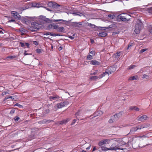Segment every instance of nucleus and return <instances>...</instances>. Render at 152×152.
<instances>
[{
  "label": "nucleus",
  "instance_id": "14",
  "mask_svg": "<svg viewBox=\"0 0 152 152\" xmlns=\"http://www.w3.org/2000/svg\"><path fill=\"white\" fill-rule=\"evenodd\" d=\"M32 6L34 7H36L38 8L42 7L41 5V4L36 2L33 3Z\"/></svg>",
  "mask_w": 152,
  "mask_h": 152
},
{
  "label": "nucleus",
  "instance_id": "55",
  "mask_svg": "<svg viewBox=\"0 0 152 152\" xmlns=\"http://www.w3.org/2000/svg\"><path fill=\"white\" fill-rule=\"evenodd\" d=\"M50 34V32H45L44 34V35H49Z\"/></svg>",
  "mask_w": 152,
  "mask_h": 152
},
{
  "label": "nucleus",
  "instance_id": "6",
  "mask_svg": "<svg viewBox=\"0 0 152 152\" xmlns=\"http://www.w3.org/2000/svg\"><path fill=\"white\" fill-rule=\"evenodd\" d=\"M145 127L143 126L139 125L137 126L132 127L130 130L129 134H133L138 129H141L144 128Z\"/></svg>",
  "mask_w": 152,
  "mask_h": 152
},
{
  "label": "nucleus",
  "instance_id": "17",
  "mask_svg": "<svg viewBox=\"0 0 152 152\" xmlns=\"http://www.w3.org/2000/svg\"><path fill=\"white\" fill-rule=\"evenodd\" d=\"M138 76L137 75H134L132 77H131L129 78V80H137Z\"/></svg>",
  "mask_w": 152,
  "mask_h": 152
},
{
  "label": "nucleus",
  "instance_id": "11",
  "mask_svg": "<svg viewBox=\"0 0 152 152\" xmlns=\"http://www.w3.org/2000/svg\"><path fill=\"white\" fill-rule=\"evenodd\" d=\"M148 117L145 115H143L141 116H139L137 117V120L139 121L145 120Z\"/></svg>",
  "mask_w": 152,
  "mask_h": 152
},
{
  "label": "nucleus",
  "instance_id": "59",
  "mask_svg": "<svg viewBox=\"0 0 152 152\" xmlns=\"http://www.w3.org/2000/svg\"><path fill=\"white\" fill-rule=\"evenodd\" d=\"M79 111L77 112L75 114L76 117L77 118V116L79 115Z\"/></svg>",
  "mask_w": 152,
  "mask_h": 152
},
{
  "label": "nucleus",
  "instance_id": "54",
  "mask_svg": "<svg viewBox=\"0 0 152 152\" xmlns=\"http://www.w3.org/2000/svg\"><path fill=\"white\" fill-rule=\"evenodd\" d=\"M73 26H76V27H77L78 26V23H76V22H73Z\"/></svg>",
  "mask_w": 152,
  "mask_h": 152
},
{
  "label": "nucleus",
  "instance_id": "47",
  "mask_svg": "<svg viewBox=\"0 0 152 152\" xmlns=\"http://www.w3.org/2000/svg\"><path fill=\"white\" fill-rule=\"evenodd\" d=\"M60 21H64V20H62V19H60V20H54V21L55 22H58Z\"/></svg>",
  "mask_w": 152,
  "mask_h": 152
},
{
  "label": "nucleus",
  "instance_id": "50",
  "mask_svg": "<svg viewBox=\"0 0 152 152\" xmlns=\"http://www.w3.org/2000/svg\"><path fill=\"white\" fill-rule=\"evenodd\" d=\"M76 119H74L73 120V121L71 123V125H72L75 124V123L76 122Z\"/></svg>",
  "mask_w": 152,
  "mask_h": 152
},
{
  "label": "nucleus",
  "instance_id": "21",
  "mask_svg": "<svg viewBox=\"0 0 152 152\" xmlns=\"http://www.w3.org/2000/svg\"><path fill=\"white\" fill-rule=\"evenodd\" d=\"M151 133H148L147 134L145 135H144L142 136H140V137H149L151 136Z\"/></svg>",
  "mask_w": 152,
  "mask_h": 152
},
{
  "label": "nucleus",
  "instance_id": "7",
  "mask_svg": "<svg viewBox=\"0 0 152 152\" xmlns=\"http://www.w3.org/2000/svg\"><path fill=\"white\" fill-rule=\"evenodd\" d=\"M11 14L15 18L20 20L21 17L18 12L15 11H12Z\"/></svg>",
  "mask_w": 152,
  "mask_h": 152
},
{
  "label": "nucleus",
  "instance_id": "38",
  "mask_svg": "<svg viewBox=\"0 0 152 152\" xmlns=\"http://www.w3.org/2000/svg\"><path fill=\"white\" fill-rule=\"evenodd\" d=\"M75 14L80 16H84L83 14L80 12H77L76 13H75Z\"/></svg>",
  "mask_w": 152,
  "mask_h": 152
},
{
  "label": "nucleus",
  "instance_id": "15",
  "mask_svg": "<svg viewBox=\"0 0 152 152\" xmlns=\"http://www.w3.org/2000/svg\"><path fill=\"white\" fill-rule=\"evenodd\" d=\"M106 75H109V72L106 71H105L104 72L102 73V74L100 75L98 78L100 79L102 78L104 76Z\"/></svg>",
  "mask_w": 152,
  "mask_h": 152
},
{
  "label": "nucleus",
  "instance_id": "19",
  "mask_svg": "<svg viewBox=\"0 0 152 152\" xmlns=\"http://www.w3.org/2000/svg\"><path fill=\"white\" fill-rule=\"evenodd\" d=\"M26 20L25 21V24H26L28 25L29 23H30V22H31V19L30 18L26 17Z\"/></svg>",
  "mask_w": 152,
  "mask_h": 152
},
{
  "label": "nucleus",
  "instance_id": "37",
  "mask_svg": "<svg viewBox=\"0 0 152 152\" xmlns=\"http://www.w3.org/2000/svg\"><path fill=\"white\" fill-rule=\"evenodd\" d=\"M148 11L149 13L152 14V7L148 8Z\"/></svg>",
  "mask_w": 152,
  "mask_h": 152
},
{
  "label": "nucleus",
  "instance_id": "24",
  "mask_svg": "<svg viewBox=\"0 0 152 152\" xmlns=\"http://www.w3.org/2000/svg\"><path fill=\"white\" fill-rule=\"evenodd\" d=\"M49 112V110L48 109H46L44 110L43 111V113L44 115H45L48 113Z\"/></svg>",
  "mask_w": 152,
  "mask_h": 152
},
{
  "label": "nucleus",
  "instance_id": "31",
  "mask_svg": "<svg viewBox=\"0 0 152 152\" xmlns=\"http://www.w3.org/2000/svg\"><path fill=\"white\" fill-rule=\"evenodd\" d=\"M92 56L91 55H89L87 56V59L88 60H90L92 59Z\"/></svg>",
  "mask_w": 152,
  "mask_h": 152
},
{
  "label": "nucleus",
  "instance_id": "16",
  "mask_svg": "<svg viewBox=\"0 0 152 152\" xmlns=\"http://www.w3.org/2000/svg\"><path fill=\"white\" fill-rule=\"evenodd\" d=\"M18 57V56H8L7 57V58H10L11 59H17Z\"/></svg>",
  "mask_w": 152,
  "mask_h": 152
},
{
  "label": "nucleus",
  "instance_id": "60",
  "mask_svg": "<svg viewBox=\"0 0 152 152\" xmlns=\"http://www.w3.org/2000/svg\"><path fill=\"white\" fill-rule=\"evenodd\" d=\"M116 54L119 57L121 55V53L120 52H117L116 53Z\"/></svg>",
  "mask_w": 152,
  "mask_h": 152
},
{
  "label": "nucleus",
  "instance_id": "39",
  "mask_svg": "<svg viewBox=\"0 0 152 152\" xmlns=\"http://www.w3.org/2000/svg\"><path fill=\"white\" fill-rule=\"evenodd\" d=\"M54 2H53L52 1L50 2H49L48 3V5L50 7H53V4H53Z\"/></svg>",
  "mask_w": 152,
  "mask_h": 152
},
{
  "label": "nucleus",
  "instance_id": "28",
  "mask_svg": "<svg viewBox=\"0 0 152 152\" xmlns=\"http://www.w3.org/2000/svg\"><path fill=\"white\" fill-rule=\"evenodd\" d=\"M108 17L109 18H110L111 19H113L115 17V16L114 15H113L112 14H110L108 15Z\"/></svg>",
  "mask_w": 152,
  "mask_h": 152
},
{
  "label": "nucleus",
  "instance_id": "61",
  "mask_svg": "<svg viewBox=\"0 0 152 152\" xmlns=\"http://www.w3.org/2000/svg\"><path fill=\"white\" fill-rule=\"evenodd\" d=\"M25 44L27 46V48H29V44L28 43H25Z\"/></svg>",
  "mask_w": 152,
  "mask_h": 152
},
{
  "label": "nucleus",
  "instance_id": "53",
  "mask_svg": "<svg viewBox=\"0 0 152 152\" xmlns=\"http://www.w3.org/2000/svg\"><path fill=\"white\" fill-rule=\"evenodd\" d=\"M134 110L136 111H139V109L136 106H134Z\"/></svg>",
  "mask_w": 152,
  "mask_h": 152
},
{
  "label": "nucleus",
  "instance_id": "27",
  "mask_svg": "<svg viewBox=\"0 0 152 152\" xmlns=\"http://www.w3.org/2000/svg\"><path fill=\"white\" fill-rule=\"evenodd\" d=\"M88 26L90 27H91L92 28H94L96 26L93 24L91 23H88Z\"/></svg>",
  "mask_w": 152,
  "mask_h": 152
},
{
  "label": "nucleus",
  "instance_id": "40",
  "mask_svg": "<svg viewBox=\"0 0 152 152\" xmlns=\"http://www.w3.org/2000/svg\"><path fill=\"white\" fill-rule=\"evenodd\" d=\"M136 66L134 65H132L130 66H129L128 68V69H133Z\"/></svg>",
  "mask_w": 152,
  "mask_h": 152
},
{
  "label": "nucleus",
  "instance_id": "13",
  "mask_svg": "<svg viewBox=\"0 0 152 152\" xmlns=\"http://www.w3.org/2000/svg\"><path fill=\"white\" fill-rule=\"evenodd\" d=\"M91 64L94 65H99L100 63L98 61L96 60H92L90 63Z\"/></svg>",
  "mask_w": 152,
  "mask_h": 152
},
{
  "label": "nucleus",
  "instance_id": "41",
  "mask_svg": "<svg viewBox=\"0 0 152 152\" xmlns=\"http://www.w3.org/2000/svg\"><path fill=\"white\" fill-rule=\"evenodd\" d=\"M15 110L14 109H12L11 110L10 114L11 115H12L15 113Z\"/></svg>",
  "mask_w": 152,
  "mask_h": 152
},
{
  "label": "nucleus",
  "instance_id": "8",
  "mask_svg": "<svg viewBox=\"0 0 152 152\" xmlns=\"http://www.w3.org/2000/svg\"><path fill=\"white\" fill-rule=\"evenodd\" d=\"M69 102H61L59 103H58L57 104V106L58 108H61L66 105L68 104Z\"/></svg>",
  "mask_w": 152,
  "mask_h": 152
},
{
  "label": "nucleus",
  "instance_id": "25",
  "mask_svg": "<svg viewBox=\"0 0 152 152\" xmlns=\"http://www.w3.org/2000/svg\"><path fill=\"white\" fill-rule=\"evenodd\" d=\"M98 77L97 76H92L90 77V79L91 80H96L98 78Z\"/></svg>",
  "mask_w": 152,
  "mask_h": 152
},
{
  "label": "nucleus",
  "instance_id": "35",
  "mask_svg": "<svg viewBox=\"0 0 152 152\" xmlns=\"http://www.w3.org/2000/svg\"><path fill=\"white\" fill-rule=\"evenodd\" d=\"M42 50L40 49H37L36 50L37 53H40L42 52Z\"/></svg>",
  "mask_w": 152,
  "mask_h": 152
},
{
  "label": "nucleus",
  "instance_id": "33",
  "mask_svg": "<svg viewBox=\"0 0 152 152\" xmlns=\"http://www.w3.org/2000/svg\"><path fill=\"white\" fill-rule=\"evenodd\" d=\"M58 26L53 23V28L54 29H56L58 28Z\"/></svg>",
  "mask_w": 152,
  "mask_h": 152
},
{
  "label": "nucleus",
  "instance_id": "48",
  "mask_svg": "<svg viewBox=\"0 0 152 152\" xmlns=\"http://www.w3.org/2000/svg\"><path fill=\"white\" fill-rule=\"evenodd\" d=\"M104 28H105V27H98V28L99 29V30H105L106 29L105 28V29H103Z\"/></svg>",
  "mask_w": 152,
  "mask_h": 152
},
{
  "label": "nucleus",
  "instance_id": "30",
  "mask_svg": "<svg viewBox=\"0 0 152 152\" xmlns=\"http://www.w3.org/2000/svg\"><path fill=\"white\" fill-rule=\"evenodd\" d=\"M44 20L45 22L48 23H51V20L49 18H45Z\"/></svg>",
  "mask_w": 152,
  "mask_h": 152
},
{
  "label": "nucleus",
  "instance_id": "62",
  "mask_svg": "<svg viewBox=\"0 0 152 152\" xmlns=\"http://www.w3.org/2000/svg\"><path fill=\"white\" fill-rule=\"evenodd\" d=\"M33 43L35 45H38L37 42L36 41H34L33 42Z\"/></svg>",
  "mask_w": 152,
  "mask_h": 152
},
{
  "label": "nucleus",
  "instance_id": "32",
  "mask_svg": "<svg viewBox=\"0 0 152 152\" xmlns=\"http://www.w3.org/2000/svg\"><path fill=\"white\" fill-rule=\"evenodd\" d=\"M53 28V24H50L48 27V29L50 30L51 29Z\"/></svg>",
  "mask_w": 152,
  "mask_h": 152
},
{
  "label": "nucleus",
  "instance_id": "51",
  "mask_svg": "<svg viewBox=\"0 0 152 152\" xmlns=\"http://www.w3.org/2000/svg\"><path fill=\"white\" fill-rule=\"evenodd\" d=\"M15 105L18 106L20 108H21V107H22V105H21L19 104L18 103H16V104H15Z\"/></svg>",
  "mask_w": 152,
  "mask_h": 152
},
{
  "label": "nucleus",
  "instance_id": "29",
  "mask_svg": "<svg viewBox=\"0 0 152 152\" xmlns=\"http://www.w3.org/2000/svg\"><path fill=\"white\" fill-rule=\"evenodd\" d=\"M20 20H21L22 22L25 23V21L26 20V17H23L22 18H21Z\"/></svg>",
  "mask_w": 152,
  "mask_h": 152
},
{
  "label": "nucleus",
  "instance_id": "4",
  "mask_svg": "<svg viewBox=\"0 0 152 152\" xmlns=\"http://www.w3.org/2000/svg\"><path fill=\"white\" fill-rule=\"evenodd\" d=\"M130 15L126 13H123L119 15L117 17L118 19L123 21H129L130 18H128V17Z\"/></svg>",
  "mask_w": 152,
  "mask_h": 152
},
{
  "label": "nucleus",
  "instance_id": "45",
  "mask_svg": "<svg viewBox=\"0 0 152 152\" xmlns=\"http://www.w3.org/2000/svg\"><path fill=\"white\" fill-rule=\"evenodd\" d=\"M19 43L20 45V46L21 47L25 48L24 47L25 46V44H24V43L21 42H20Z\"/></svg>",
  "mask_w": 152,
  "mask_h": 152
},
{
  "label": "nucleus",
  "instance_id": "10",
  "mask_svg": "<svg viewBox=\"0 0 152 152\" xmlns=\"http://www.w3.org/2000/svg\"><path fill=\"white\" fill-rule=\"evenodd\" d=\"M71 120L70 118H67L65 119L62 120L61 121H59L58 123L60 125H62L63 124H66L69 121Z\"/></svg>",
  "mask_w": 152,
  "mask_h": 152
},
{
  "label": "nucleus",
  "instance_id": "58",
  "mask_svg": "<svg viewBox=\"0 0 152 152\" xmlns=\"http://www.w3.org/2000/svg\"><path fill=\"white\" fill-rule=\"evenodd\" d=\"M148 77V75H147L145 74H144L143 75L142 78H146L147 77Z\"/></svg>",
  "mask_w": 152,
  "mask_h": 152
},
{
  "label": "nucleus",
  "instance_id": "42",
  "mask_svg": "<svg viewBox=\"0 0 152 152\" xmlns=\"http://www.w3.org/2000/svg\"><path fill=\"white\" fill-rule=\"evenodd\" d=\"M147 50V49H143L140 50V53H142L143 52Z\"/></svg>",
  "mask_w": 152,
  "mask_h": 152
},
{
  "label": "nucleus",
  "instance_id": "57",
  "mask_svg": "<svg viewBox=\"0 0 152 152\" xmlns=\"http://www.w3.org/2000/svg\"><path fill=\"white\" fill-rule=\"evenodd\" d=\"M103 142H104V144H106V142L107 141H108L107 140H102Z\"/></svg>",
  "mask_w": 152,
  "mask_h": 152
},
{
  "label": "nucleus",
  "instance_id": "44",
  "mask_svg": "<svg viewBox=\"0 0 152 152\" xmlns=\"http://www.w3.org/2000/svg\"><path fill=\"white\" fill-rule=\"evenodd\" d=\"M104 144V142L102 140L100 141L99 143V146H101Z\"/></svg>",
  "mask_w": 152,
  "mask_h": 152
},
{
  "label": "nucleus",
  "instance_id": "9",
  "mask_svg": "<svg viewBox=\"0 0 152 152\" xmlns=\"http://www.w3.org/2000/svg\"><path fill=\"white\" fill-rule=\"evenodd\" d=\"M53 121L51 120H46L44 119L42 121H39L38 123L40 124H44L47 123H49L51 122H53Z\"/></svg>",
  "mask_w": 152,
  "mask_h": 152
},
{
  "label": "nucleus",
  "instance_id": "49",
  "mask_svg": "<svg viewBox=\"0 0 152 152\" xmlns=\"http://www.w3.org/2000/svg\"><path fill=\"white\" fill-rule=\"evenodd\" d=\"M149 32L152 33V25H151L149 27Z\"/></svg>",
  "mask_w": 152,
  "mask_h": 152
},
{
  "label": "nucleus",
  "instance_id": "12",
  "mask_svg": "<svg viewBox=\"0 0 152 152\" xmlns=\"http://www.w3.org/2000/svg\"><path fill=\"white\" fill-rule=\"evenodd\" d=\"M108 72L111 74L114 72L116 70V68L113 66H112L110 67L107 70Z\"/></svg>",
  "mask_w": 152,
  "mask_h": 152
},
{
  "label": "nucleus",
  "instance_id": "26",
  "mask_svg": "<svg viewBox=\"0 0 152 152\" xmlns=\"http://www.w3.org/2000/svg\"><path fill=\"white\" fill-rule=\"evenodd\" d=\"M13 97L12 96H6L5 97V98L4 99V101L8 99H11L13 100H14V98H13Z\"/></svg>",
  "mask_w": 152,
  "mask_h": 152
},
{
  "label": "nucleus",
  "instance_id": "46",
  "mask_svg": "<svg viewBox=\"0 0 152 152\" xmlns=\"http://www.w3.org/2000/svg\"><path fill=\"white\" fill-rule=\"evenodd\" d=\"M132 43L129 44L128 45L127 48V50H128V49H129V48L130 47H132Z\"/></svg>",
  "mask_w": 152,
  "mask_h": 152
},
{
  "label": "nucleus",
  "instance_id": "52",
  "mask_svg": "<svg viewBox=\"0 0 152 152\" xmlns=\"http://www.w3.org/2000/svg\"><path fill=\"white\" fill-rule=\"evenodd\" d=\"M20 118L18 117H16L15 119V121L16 122Z\"/></svg>",
  "mask_w": 152,
  "mask_h": 152
},
{
  "label": "nucleus",
  "instance_id": "18",
  "mask_svg": "<svg viewBox=\"0 0 152 152\" xmlns=\"http://www.w3.org/2000/svg\"><path fill=\"white\" fill-rule=\"evenodd\" d=\"M107 35V33L105 32H103L100 33H99L98 34L99 37H104Z\"/></svg>",
  "mask_w": 152,
  "mask_h": 152
},
{
  "label": "nucleus",
  "instance_id": "23",
  "mask_svg": "<svg viewBox=\"0 0 152 152\" xmlns=\"http://www.w3.org/2000/svg\"><path fill=\"white\" fill-rule=\"evenodd\" d=\"M59 98V97L57 95L53 96H50V99H52L53 100H56V99H58Z\"/></svg>",
  "mask_w": 152,
  "mask_h": 152
},
{
  "label": "nucleus",
  "instance_id": "56",
  "mask_svg": "<svg viewBox=\"0 0 152 152\" xmlns=\"http://www.w3.org/2000/svg\"><path fill=\"white\" fill-rule=\"evenodd\" d=\"M15 20L14 19H11L8 21V22H15Z\"/></svg>",
  "mask_w": 152,
  "mask_h": 152
},
{
  "label": "nucleus",
  "instance_id": "64",
  "mask_svg": "<svg viewBox=\"0 0 152 152\" xmlns=\"http://www.w3.org/2000/svg\"><path fill=\"white\" fill-rule=\"evenodd\" d=\"M130 109L131 110H133L134 109V106H132L130 107Z\"/></svg>",
  "mask_w": 152,
  "mask_h": 152
},
{
  "label": "nucleus",
  "instance_id": "20",
  "mask_svg": "<svg viewBox=\"0 0 152 152\" xmlns=\"http://www.w3.org/2000/svg\"><path fill=\"white\" fill-rule=\"evenodd\" d=\"M53 4V7L55 9H57L59 8V7L60 6V5L56 3L55 2H54Z\"/></svg>",
  "mask_w": 152,
  "mask_h": 152
},
{
  "label": "nucleus",
  "instance_id": "36",
  "mask_svg": "<svg viewBox=\"0 0 152 152\" xmlns=\"http://www.w3.org/2000/svg\"><path fill=\"white\" fill-rule=\"evenodd\" d=\"M51 36H60V35L58 34H52L50 32V34H49Z\"/></svg>",
  "mask_w": 152,
  "mask_h": 152
},
{
  "label": "nucleus",
  "instance_id": "43",
  "mask_svg": "<svg viewBox=\"0 0 152 152\" xmlns=\"http://www.w3.org/2000/svg\"><path fill=\"white\" fill-rule=\"evenodd\" d=\"M90 53L91 54L92 56H94L95 54V51L93 50L90 52Z\"/></svg>",
  "mask_w": 152,
  "mask_h": 152
},
{
  "label": "nucleus",
  "instance_id": "1",
  "mask_svg": "<svg viewBox=\"0 0 152 152\" xmlns=\"http://www.w3.org/2000/svg\"><path fill=\"white\" fill-rule=\"evenodd\" d=\"M142 22L141 20H137V23L135 25V29L134 31L136 34H138L140 32V31L143 28Z\"/></svg>",
  "mask_w": 152,
  "mask_h": 152
},
{
  "label": "nucleus",
  "instance_id": "22",
  "mask_svg": "<svg viewBox=\"0 0 152 152\" xmlns=\"http://www.w3.org/2000/svg\"><path fill=\"white\" fill-rule=\"evenodd\" d=\"M64 28L63 26L60 27H58L57 29L58 31L62 32L64 31Z\"/></svg>",
  "mask_w": 152,
  "mask_h": 152
},
{
  "label": "nucleus",
  "instance_id": "3",
  "mask_svg": "<svg viewBox=\"0 0 152 152\" xmlns=\"http://www.w3.org/2000/svg\"><path fill=\"white\" fill-rule=\"evenodd\" d=\"M31 26L30 28V30L32 31H37L41 27V25L36 22H32L31 23Z\"/></svg>",
  "mask_w": 152,
  "mask_h": 152
},
{
  "label": "nucleus",
  "instance_id": "2",
  "mask_svg": "<svg viewBox=\"0 0 152 152\" xmlns=\"http://www.w3.org/2000/svg\"><path fill=\"white\" fill-rule=\"evenodd\" d=\"M122 116V114L121 112H120L118 113H116L114 115L111 117V119L109 120L108 122L109 123H112L118 120Z\"/></svg>",
  "mask_w": 152,
  "mask_h": 152
},
{
  "label": "nucleus",
  "instance_id": "63",
  "mask_svg": "<svg viewBox=\"0 0 152 152\" xmlns=\"http://www.w3.org/2000/svg\"><path fill=\"white\" fill-rule=\"evenodd\" d=\"M62 49V46H60L59 48H58V50L59 51H60Z\"/></svg>",
  "mask_w": 152,
  "mask_h": 152
},
{
  "label": "nucleus",
  "instance_id": "5",
  "mask_svg": "<svg viewBox=\"0 0 152 152\" xmlns=\"http://www.w3.org/2000/svg\"><path fill=\"white\" fill-rule=\"evenodd\" d=\"M119 146L118 145H117L115 143H113L111 145L110 148H105L104 149V150L105 151H107V150L116 151L118 149H123V148H119Z\"/></svg>",
  "mask_w": 152,
  "mask_h": 152
},
{
  "label": "nucleus",
  "instance_id": "34",
  "mask_svg": "<svg viewBox=\"0 0 152 152\" xmlns=\"http://www.w3.org/2000/svg\"><path fill=\"white\" fill-rule=\"evenodd\" d=\"M114 58H115V60H117L120 57L116 54H115L114 56Z\"/></svg>",
  "mask_w": 152,
  "mask_h": 152
}]
</instances>
